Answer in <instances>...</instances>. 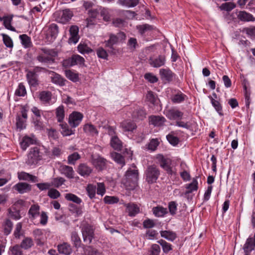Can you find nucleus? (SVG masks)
Listing matches in <instances>:
<instances>
[{"mask_svg": "<svg viewBox=\"0 0 255 255\" xmlns=\"http://www.w3.org/2000/svg\"><path fill=\"white\" fill-rule=\"evenodd\" d=\"M138 171L136 169H128L123 178L122 182L129 190L133 189L137 184Z\"/></svg>", "mask_w": 255, "mask_h": 255, "instance_id": "obj_1", "label": "nucleus"}, {"mask_svg": "<svg viewBox=\"0 0 255 255\" xmlns=\"http://www.w3.org/2000/svg\"><path fill=\"white\" fill-rule=\"evenodd\" d=\"M42 53L37 56V59L41 63H55V58L57 56V53L53 49L43 48L41 49Z\"/></svg>", "mask_w": 255, "mask_h": 255, "instance_id": "obj_2", "label": "nucleus"}, {"mask_svg": "<svg viewBox=\"0 0 255 255\" xmlns=\"http://www.w3.org/2000/svg\"><path fill=\"white\" fill-rule=\"evenodd\" d=\"M160 175V171L155 165H149L145 171V180L148 183L155 182Z\"/></svg>", "mask_w": 255, "mask_h": 255, "instance_id": "obj_3", "label": "nucleus"}, {"mask_svg": "<svg viewBox=\"0 0 255 255\" xmlns=\"http://www.w3.org/2000/svg\"><path fill=\"white\" fill-rule=\"evenodd\" d=\"M156 158L159 162L160 166L166 171L167 174L171 175L175 174L171 166V160L170 159L164 157L161 154L157 155Z\"/></svg>", "mask_w": 255, "mask_h": 255, "instance_id": "obj_4", "label": "nucleus"}, {"mask_svg": "<svg viewBox=\"0 0 255 255\" xmlns=\"http://www.w3.org/2000/svg\"><path fill=\"white\" fill-rule=\"evenodd\" d=\"M81 231L84 242L89 244H91L94 237V231L92 226L89 224H84L82 227Z\"/></svg>", "mask_w": 255, "mask_h": 255, "instance_id": "obj_5", "label": "nucleus"}, {"mask_svg": "<svg viewBox=\"0 0 255 255\" xmlns=\"http://www.w3.org/2000/svg\"><path fill=\"white\" fill-rule=\"evenodd\" d=\"M41 159V155H40L38 148L36 147H33L30 149L28 154L26 163L30 165H35Z\"/></svg>", "mask_w": 255, "mask_h": 255, "instance_id": "obj_6", "label": "nucleus"}, {"mask_svg": "<svg viewBox=\"0 0 255 255\" xmlns=\"http://www.w3.org/2000/svg\"><path fill=\"white\" fill-rule=\"evenodd\" d=\"M55 15L57 16L56 20L58 22L66 23L71 19L73 14L72 11L66 9L62 12L56 13Z\"/></svg>", "mask_w": 255, "mask_h": 255, "instance_id": "obj_7", "label": "nucleus"}, {"mask_svg": "<svg viewBox=\"0 0 255 255\" xmlns=\"http://www.w3.org/2000/svg\"><path fill=\"white\" fill-rule=\"evenodd\" d=\"M83 118L82 113L78 112H73L69 118V123L72 128H76L79 125Z\"/></svg>", "mask_w": 255, "mask_h": 255, "instance_id": "obj_8", "label": "nucleus"}, {"mask_svg": "<svg viewBox=\"0 0 255 255\" xmlns=\"http://www.w3.org/2000/svg\"><path fill=\"white\" fill-rule=\"evenodd\" d=\"M120 127L122 128L124 132L132 133H134V131L136 130L137 126L133 122L130 120H125L121 123Z\"/></svg>", "mask_w": 255, "mask_h": 255, "instance_id": "obj_9", "label": "nucleus"}, {"mask_svg": "<svg viewBox=\"0 0 255 255\" xmlns=\"http://www.w3.org/2000/svg\"><path fill=\"white\" fill-rule=\"evenodd\" d=\"M165 115L170 120H179L182 119L183 113L176 109L172 108L167 110Z\"/></svg>", "mask_w": 255, "mask_h": 255, "instance_id": "obj_10", "label": "nucleus"}, {"mask_svg": "<svg viewBox=\"0 0 255 255\" xmlns=\"http://www.w3.org/2000/svg\"><path fill=\"white\" fill-rule=\"evenodd\" d=\"M58 33V27L55 23L50 24L47 30L46 37L50 41H53Z\"/></svg>", "mask_w": 255, "mask_h": 255, "instance_id": "obj_11", "label": "nucleus"}, {"mask_svg": "<svg viewBox=\"0 0 255 255\" xmlns=\"http://www.w3.org/2000/svg\"><path fill=\"white\" fill-rule=\"evenodd\" d=\"M149 124L154 127L163 126L166 121L165 118L162 116L152 115L148 118Z\"/></svg>", "mask_w": 255, "mask_h": 255, "instance_id": "obj_12", "label": "nucleus"}, {"mask_svg": "<svg viewBox=\"0 0 255 255\" xmlns=\"http://www.w3.org/2000/svg\"><path fill=\"white\" fill-rule=\"evenodd\" d=\"M70 37L69 41L70 43L76 44L79 39V27L76 25H72L70 28Z\"/></svg>", "mask_w": 255, "mask_h": 255, "instance_id": "obj_13", "label": "nucleus"}, {"mask_svg": "<svg viewBox=\"0 0 255 255\" xmlns=\"http://www.w3.org/2000/svg\"><path fill=\"white\" fill-rule=\"evenodd\" d=\"M93 171L92 168L85 163H81L77 168V172L84 177L89 176Z\"/></svg>", "mask_w": 255, "mask_h": 255, "instance_id": "obj_14", "label": "nucleus"}, {"mask_svg": "<svg viewBox=\"0 0 255 255\" xmlns=\"http://www.w3.org/2000/svg\"><path fill=\"white\" fill-rule=\"evenodd\" d=\"M92 163L96 169L102 170L106 165V160L100 156H92Z\"/></svg>", "mask_w": 255, "mask_h": 255, "instance_id": "obj_15", "label": "nucleus"}, {"mask_svg": "<svg viewBox=\"0 0 255 255\" xmlns=\"http://www.w3.org/2000/svg\"><path fill=\"white\" fill-rule=\"evenodd\" d=\"M49 75L51 81L53 83L60 86H63L65 85V82L66 80L62 78L60 75L53 71H50L49 72Z\"/></svg>", "mask_w": 255, "mask_h": 255, "instance_id": "obj_16", "label": "nucleus"}, {"mask_svg": "<svg viewBox=\"0 0 255 255\" xmlns=\"http://www.w3.org/2000/svg\"><path fill=\"white\" fill-rule=\"evenodd\" d=\"M57 250L59 254L64 255H70L72 252L71 246L67 243L58 245Z\"/></svg>", "mask_w": 255, "mask_h": 255, "instance_id": "obj_17", "label": "nucleus"}, {"mask_svg": "<svg viewBox=\"0 0 255 255\" xmlns=\"http://www.w3.org/2000/svg\"><path fill=\"white\" fill-rule=\"evenodd\" d=\"M13 188L20 194H23L31 190V186L26 183L23 182H20L15 184Z\"/></svg>", "mask_w": 255, "mask_h": 255, "instance_id": "obj_18", "label": "nucleus"}, {"mask_svg": "<svg viewBox=\"0 0 255 255\" xmlns=\"http://www.w3.org/2000/svg\"><path fill=\"white\" fill-rule=\"evenodd\" d=\"M127 211L129 216H134L139 212V208L137 205L133 203L125 204Z\"/></svg>", "mask_w": 255, "mask_h": 255, "instance_id": "obj_19", "label": "nucleus"}, {"mask_svg": "<svg viewBox=\"0 0 255 255\" xmlns=\"http://www.w3.org/2000/svg\"><path fill=\"white\" fill-rule=\"evenodd\" d=\"M159 73L162 80L168 82L172 80L173 74L168 69H161Z\"/></svg>", "mask_w": 255, "mask_h": 255, "instance_id": "obj_20", "label": "nucleus"}, {"mask_svg": "<svg viewBox=\"0 0 255 255\" xmlns=\"http://www.w3.org/2000/svg\"><path fill=\"white\" fill-rule=\"evenodd\" d=\"M26 78L30 86L36 87L38 85L37 75V74H35L34 72H32L31 71H28L26 74Z\"/></svg>", "mask_w": 255, "mask_h": 255, "instance_id": "obj_21", "label": "nucleus"}, {"mask_svg": "<svg viewBox=\"0 0 255 255\" xmlns=\"http://www.w3.org/2000/svg\"><path fill=\"white\" fill-rule=\"evenodd\" d=\"M239 19L242 21H254L255 19L252 14L245 11H240L237 14Z\"/></svg>", "mask_w": 255, "mask_h": 255, "instance_id": "obj_22", "label": "nucleus"}, {"mask_svg": "<svg viewBox=\"0 0 255 255\" xmlns=\"http://www.w3.org/2000/svg\"><path fill=\"white\" fill-rule=\"evenodd\" d=\"M40 206L37 204H33L30 207L28 214L29 218L34 220L35 219L40 213Z\"/></svg>", "mask_w": 255, "mask_h": 255, "instance_id": "obj_23", "label": "nucleus"}, {"mask_svg": "<svg viewBox=\"0 0 255 255\" xmlns=\"http://www.w3.org/2000/svg\"><path fill=\"white\" fill-rule=\"evenodd\" d=\"M60 170L62 174L65 175L69 178H73L74 171L72 167L63 165L60 167Z\"/></svg>", "mask_w": 255, "mask_h": 255, "instance_id": "obj_24", "label": "nucleus"}, {"mask_svg": "<svg viewBox=\"0 0 255 255\" xmlns=\"http://www.w3.org/2000/svg\"><path fill=\"white\" fill-rule=\"evenodd\" d=\"M65 64H84V58L79 55H73L71 58L65 60Z\"/></svg>", "mask_w": 255, "mask_h": 255, "instance_id": "obj_25", "label": "nucleus"}, {"mask_svg": "<svg viewBox=\"0 0 255 255\" xmlns=\"http://www.w3.org/2000/svg\"><path fill=\"white\" fill-rule=\"evenodd\" d=\"M33 235L37 241V244L42 245L44 243V235L43 231L41 229H36L33 232Z\"/></svg>", "mask_w": 255, "mask_h": 255, "instance_id": "obj_26", "label": "nucleus"}, {"mask_svg": "<svg viewBox=\"0 0 255 255\" xmlns=\"http://www.w3.org/2000/svg\"><path fill=\"white\" fill-rule=\"evenodd\" d=\"M85 255H103V253L92 246L83 247Z\"/></svg>", "mask_w": 255, "mask_h": 255, "instance_id": "obj_27", "label": "nucleus"}, {"mask_svg": "<svg viewBox=\"0 0 255 255\" xmlns=\"http://www.w3.org/2000/svg\"><path fill=\"white\" fill-rule=\"evenodd\" d=\"M55 114L58 122L62 123L65 118V111L63 105H61L56 109Z\"/></svg>", "mask_w": 255, "mask_h": 255, "instance_id": "obj_28", "label": "nucleus"}, {"mask_svg": "<svg viewBox=\"0 0 255 255\" xmlns=\"http://www.w3.org/2000/svg\"><path fill=\"white\" fill-rule=\"evenodd\" d=\"M196 177L195 178H193L192 182L186 185V188L188 190L185 192V194H188L190 193H191L193 191H196L198 189V181L197 180Z\"/></svg>", "mask_w": 255, "mask_h": 255, "instance_id": "obj_29", "label": "nucleus"}, {"mask_svg": "<svg viewBox=\"0 0 255 255\" xmlns=\"http://www.w3.org/2000/svg\"><path fill=\"white\" fill-rule=\"evenodd\" d=\"M146 112L142 108L136 109L132 113L133 118L138 120H143L146 117Z\"/></svg>", "mask_w": 255, "mask_h": 255, "instance_id": "obj_30", "label": "nucleus"}, {"mask_svg": "<svg viewBox=\"0 0 255 255\" xmlns=\"http://www.w3.org/2000/svg\"><path fill=\"white\" fill-rule=\"evenodd\" d=\"M64 72L65 76L70 80L73 82L79 81V78L78 73H76L71 70H65Z\"/></svg>", "mask_w": 255, "mask_h": 255, "instance_id": "obj_31", "label": "nucleus"}, {"mask_svg": "<svg viewBox=\"0 0 255 255\" xmlns=\"http://www.w3.org/2000/svg\"><path fill=\"white\" fill-rule=\"evenodd\" d=\"M161 236L170 241H173L176 238L175 233L170 231H161Z\"/></svg>", "mask_w": 255, "mask_h": 255, "instance_id": "obj_32", "label": "nucleus"}, {"mask_svg": "<svg viewBox=\"0 0 255 255\" xmlns=\"http://www.w3.org/2000/svg\"><path fill=\"white\" fill-rule=\"evenodd\" d=\"M138 0H118V3L123 6L128 7H134L138 3Z\"/></svg>", "mask_w": 255, "mask_h": 255, "instance_id": "obj_33", "label": "nucleus"}, {"mask_svg": "<svg viewBox=\"0 0 255 255\" xmlns=\"http://www.w3.org/2000/svg\"><path fill=\"white\" fill-rule=\"evenodd\" d=\"M60 126L61 128V132L63 136H69L74 133L75 130L71 129L67 124L62 123Z\"/></svg>", "mask_w": 255, "mask_h": 255, "instance_id": "obj_34", "label": "nucleus"}, {"mask_svg": "<svg viewBox=\"0 0 255 255\" xmlns=\"http://www.w3.org/2000/svg\"><path fill=\"white\" fill-rule=\"evenodd\" d=\"M18 178L20 180L31 181L34 182L37 181L36 176L24 172H21L18 174Z\"/></svg>", "mask_w": 255, "mask_h": 255, "instance_id": "obj_35", "label": "nucleus"}, {"mask_svg": "<svg viewBox=\"0 0 255 255\" xmlns=\"http://www.w3.org/2000/svg\"><path fill=\"white\" fill-rule=\"evenodd\" d=\"M0 35L2 37V41L4 45L7 48L12 49L13 47V43L10 37L4 33H1Z\"/></svg>", "mask_w": 255, "mask_h": 255, "instance_id": "obj_36", "label": "nucleus"}, {"mask_svg": "<svg viewBox=\"0 0 255 255\" xmlns=\"http://www.w3.org/2000/svg\"><path fill=\"white\" fill-rule=\"evenodd\" d=\"M111 145L115 149L120 150L122 147L121 141L117 136H114L111 140Z\"/></svg>", "mask_w": 255, "mask_h": 255, "instance_id": "obj_37", "label": "nucleus"}, {"mask_svg": "<svg viewBox=\"0 0 255 255\" xmlns=\"http://www.w3.org/2000/svg\"><path fill=\"white\" fill-rule=\"evenodd\" d=\"M34 140L32 138L25 136L23 137L20 142V145L23 150H25L30 145L33 144Z\"/></svg>", "mask_w": 255, "mask_h": 255, "instance_id": "obj_38", "label": "nucleus"}, {"mask_svg": "<svg viewBox=\"0 0 255 255\" xmlns=\"http://www.w3.org/2000/svg\"><path fill=\"white\" fill-rule=\"evenodd\" d=\"M112 158L118 164L123 167L125 164V161L124 156L121 154L117 152H113L111 153Z\"/></svg>", "mask_w": 255, "mask_h": 255, "instance_id": "obj_39", "label": "nucleus"}, {"mask_svg": "<svg viewBox=\"0 0 255 255\" xmlns=\"http://www.w3.org/2000/svg\"><path fill=\"white\" fill-rule=\"evenodd\" d=\"M152 211L154 215L157 217H163L167 213L166 208L160 206L154 207Z\"/></svg>", "mask_w": 255, "mask_h": 255, "instance_id": "obj_40", "label": "nucleus"}, {"mask_svg": "<svg viewBox=\"0 0 255 255\" xmlns=\"http://www.w3.org/2000/svg\"><path fill=\"white\" fill-rule=\"evenodd\" d=\"M1 19L3 21V25L6 29L13 31L15 30V28L11 25V22L12 19V17L3 16V17H1Z\"/></svg>", "mask_w": 255, "mask_h": 255, "instance_id": "obj_41", "label": "nucleus"}, {"mask_svg": "<svg viewBox=\"0 0 255 255\" xmlns=\"http://www.w3.org/2000/svg\"><path fill=\"white\" fill-rule=\"evenodd\" d=\"M22 249L28 250L33 246V242L30 238H25L21 242L20 245Z\"/></svg>", "mask_w": 255, "mask_h": 255, "instance_id": "obj_42", "label": "nucleus"}, {"mask_svg": "<svg viewBox=\"0 0 255 255\" xmlns=\"http://www.w3.org/2000/svg\"><path fill=\"white\" fill-rule=\"evenodd\" d=\"M79 52L82 54H89L93 52L92 48L89 47L87 44L85 43H80L78 46Z\"/></svg>", "mask_w": 255, "mask_h": 255, "instance_id": "obj_43", "label": "nucleus"}, {"mask_svg": "<svg viewBox=\"0 0 255 255\" xmlns=\"http://www.w3.org/2000/svg\"><path fill=\"white\" fill-rule=\"evenodd\" d=\"M85 132L90 135H94L98 133V131L96 128L92 124H86L83 128Z\"/></svg>", "mask_w": 255, "mask_h": 255, "instance_id": "obj_44", "label": "nucleus"}, {"mask_svg": "<svg viewBox=\"0 0 255 255\" xmlns=\"http://www.w3.org/2000/svg\"><path fill=\"white\" fill-rule=\"evenodd\" d=\"M19 38L21 40V44L25 48H28L31 46V42L30 38L27 35H20Z\"/></svg>", "mask_w": 255, "mask_h": 255, "instance_id": "obj_45", "label": "nucleus"}, {"mask_svg": "<svg viewBox=\"0 0 255 255\" xmlns=\"http://www.w3.org/2000/svg\"><path fill=\"white\" fill-rule=\"evenodd\" d=\"M3 226L4 234L7 235L10 233L12 229L13 224L9 219H6L4 222Z\"/></svg>", "mask_w": 255, "mask_h": 255, "instance_id": "obj_46", "label": "nucleus"}, {"mask_svg": "<svg viewBox=\"0 0 255 255\" xmlns=\"http://www.w3.org/2000/svg\"><path fill=\"white\" fill-rule=\"evenodd\" d=\"M71 240L73 242L74 246L78 248L81 246V241L77 233L73 232L71 234Z\"/></svg>", "mask_w": 255, "mask_h": 255, "instance_id": "obj_47", "label": "nucleus"}, {"mask_svg": "<svg viewBox=\"0 0 255 255\" xmlns=\"http://www.w3.org/2000/svg\"><path fill=\"white\" fill-rule=\"evenodd\" d=\"M65 198L67 200L72 201L78 204H80L82 202V200L79 197L72 193L66 194Z\"/></svg>", "mask_w": 255, "mask_h": 255, "instance_id": "obj_48", "label": "nucleus"}, {"mask_svg": "<svg viewBox=\"0 0 255 255\" xmlns=\"http://www.w3.org/2000/svg\"><path fill=\"white\" fill-rule=\"evenodd\" d=\"M8 212L9 216L14 220H19L21 218L20 212L18 209H15V210H13L12 207H11L8 209Z\"/></svg>", "mask_w": 255, "mask_h": 255, "instance_id": "obj_49", "label": "nucleus"}, {"mask_svg": "<svg viewBox=\"0 0 255 255\" xmlns=\"http://www.w3.org/2000/svg\"><path fill=\"white\" fill-rule=\"evenodd\" d=\"M127 45L128 49L133 51L138 46L136 38L133 37L130 38L127 43Z\"/></svg>", "mask_w": 255, "mask_h": 255, "instance_id": "obj_50", "label": "nucleus"}, {"mask_svg": "<svg viewBox=\"0 0 255 255\" xmlns=\"http://www.w3.org/2000/svg\"><path fill=\"white\" fill-rule=\"evenodd\" d=\"M39 98L41 101L48 103L51 100V93L49 91H42L39 94Z\"/></svg>", "mask_w": 255, "mask_h": 255, "instance_id": "obj_51", "label": "nucleus"}, {"mask_svg": "<svg viewBox=\"0 0 255 255\" xmlns=\"http://www.w3.org/2000/svg\"><path fill=\"white\" fill-rule=\"evenodd\" d=\"M236 6L234 2H229L222 3L220 8L221 10L230 11Z\"/></svg>", "mask_w": 255, "mask_h": 255, "instance_id": "obj_52", "label": "nucleus"}, {"mask_svg": "<svg viewBox=\"0 0 255 255\" xmlns=\"http://www.w3.org/2000/svg\"><path fill=\"white\" fill-rule=\"evenodd\" d=\"M65 180L63 177H56L54 178L52 181L51 184V186H53L55 187L58 188L65 182Z\"/></svg>", "mask_w": 255, "mask_h": 255, "instance_id": "obj_53", "label": "nucleus"}, {"mask_svg": "<svg viewBox=\"0 0 255 255\" xmlns=\"http://www.w3.org/2000/svg\"><path fill=\"white\" fill-rule=\"evenodd\" d=\"M96 186L90 184L88 185L86 188V191L89 197L91 199L95 197L96 195Z\"/></svg>", "mask_w": 255, "mask_h": 255, "instance_id": "obj_54", "label": "nucleus"}, {"mask_svg": "<svg viewBox=\"0 0 255 255\" xmlns=\"http://www.w3.org/2000/svg\"><path fill=\"white\" fill-rule=\"evenodd\" d=\"M12 255H22V248L19 245H15L9 249Z\"/></svg>", "mask_w": 255, "mask_h": 255, "instance_id": "obj_55", "label": "nucleus"}, {"mask_svg": "<svg viewBox=\"0 0 255 255\" xmlns=\"http://www.w3.org/2000/svg\"><path fill=\"white\" fill-rule=\"evenodd\" d=\"M186 95L182 93H178L171 98V101L174 103H180L184 101Z\"/></svg>", "mask_w": 255, "mask_h": 255, "instance_id": "obj_56", "label": "nucleus"}, {"mask_svg": "<svg viewBox=\"0 0 255 255\" xmlns=\"http://www.w3.org/2000/svg\"><path fill=\"white\" fill-rule=\"evenodd\" d=\"M16 125L17 128L21 130L26 128V120L22 119L19 116H17L16 118Z\"/></svg>", "mask_w": 255, "mask_h": 255, "instance_id": "obj_57", "label": "nucleus"}, {"mask_svg": "<svg viewBox=\"0 0 255 255\" xmlns=\"http://www.w3.org/2000/svg\"><path fill=\"white\" fill-rule=\"evenodd\" d=\"M158 243L162 246L163 251L165 253H167L172 250L171 245L164 240H160L158 241Z\"/></svg>", "mask_w": 255, "mask_h": 255, "instance_id": "obj_58", "label": "nucleus"}, {"mask_svg": "<svg viewBox=\"0 0 255 255\" xmlns=\"http://www.w3.org/2000/svg\"><path fill=\"white\" fill-rule=\"evenodd\" d=\"M118 37L114 34H111L110 39L106 41V46L110 48H112V46L116 44L118 42Z\"/></svg>", "mask_w": 255, "mask_h": 255, "instance_id": "obj_59", "label": "nucleus"}, {"mask_svg": "<svg viewBox=\"0 0 255 255\" xmlns=\"http://www.w3.org/2000/svg\"><path fill=\"white\" fill-rule=\"evenodd\" d=\"M80 158V155L78 152H74L68 157V163L70 164H75L76 161Z\"/></svg>", "mask_w": 255, "mask_h": 255, "instance_id": "obj_60", "label": "nucleus"}, {"mask_svg": "<svg viewBox=\"0 0 255 255\" xmlns=\"http://www.w3.org/2000/svg\"><path fill=\"white\" fill-rule=\"evenodd\" d=\"M160 248L157 244H153L151 246L148 252V255H159Z\"/></svg>", "mask_w": 255, "mask_h": 255, "instance_id": "obj_61", "label": "nucleus"}, {"mask_svg": "<svg viewBox=\"0 0 255 255\" xmlns=\"http://www.w3.org/2000/svg\"><path fill=\"white\" fill-rule=\"evenodd\" d=\"M26 93L25 86L22 83H20L15 92V94L18 96H24Z\"/></svg>", "mask_w": 255, "mask_h": 255, "instance_id": "obj_62", "label": "nucleus"}, {"mask_svg": "<svg viewBox=\"0 0 255 255\" xmlns=\"http://www.w3.org/2000/svg\"><path fill=\"white\" fill-rule=\"evenodd\" d=\"M159 142L157 139H152L147 145V148L149 150L154 151L158 146Z\"/></svg>", "mask_w": 255, "mask_h": 255, "instance_id": "obj_63", "label": "nucleus"}, {"mask_svg": "<svg viewBox=\"0 0 255 255\" xmlns=\"http://www.w3.org/2000/svg\"><path fill=\"white\" fill-rule=\"evenodd\" d=\"M47 195L50 198L53 199H57L60 196V192L57 190L53 188L49 190Z\"/></svg>", "mask_w": 255, "mask_h": 255, "instance_id": "obj_64", "label": "nucleus"}]
</instances>
